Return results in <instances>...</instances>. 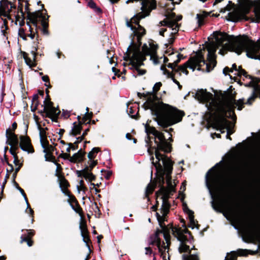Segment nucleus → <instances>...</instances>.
Listing matches in <instances>:
<instances>
[{"label": "nucleus", "mask_w": 260, "mask_h": 260, "mask_svg": "<svg viewBox=\"0 0 260 260\" xmlns=\"http://www.w3.org/2000/svg\"><path fill=\"white\" fill-rule=\"evenodd\" d=\"M195 98L200 102L206 103V107L213 117V127L219 131L221 133H224L226 130V138L231 140L230 135L233 133L231 128L232 123L226 118L236 120L234 109L236 107L239 111L242 109L243 99L236 101L231 96L228 99L222 100L220 98L214 97L212 93L203 89L197 91Z\"/></svg>", "instance_id": "nucleus-1"}, {"label": "nucleus", "mask_w": 260, "mask_h": 260, "mask_svg": "<svg viewBox=\"0 0 260 260\" xmlns=\"http://www.w3.org/2000/svg\"><path fill=\"white\" fill-rule=\"evenodd\" d=\"M219 47H222L219 51V53L222 55L227 51L238 55L245 52L248 58L260 60V41L255 42L246 35L235 37L220 32L215 37V42H210L207 46L208 63H206V70L208 72L216 66L215 52Z\"/></svg>", "instance_id": "nucleus-2"}, {"label": "nucleus", "mask_w": 260, "mask_h": 260, "mask_svg": "<svg viewBox=\"0 0 260 260\" xmlns=\"http://www.w3.org/2000/svg\"><path fill=\"white\" fill-rule=\"evenodd\" d=\"M145 109H150L157 118L158 125L166 128L181 121L184 113L168 104L148 99L144 104Z\"/></svg>", "instance_id": "nucleus-3"}, {"label": "nucleus", "mask_w": 260, "mask_h": 260, "mask_svg": "<svg viewBox=\"0 0 260 260\" xmlns=\"http://www.w3.org/2000/svg\"><path fill=\"white\" fill-rule=\"evenodd\" d=\"M218 164H216L207 172L205 176V182L206 186L212 198L211 202L212 207L215 211L221 213L222 211L220 209V205L218 203L215 204L214 200V192L218 191L222 188L221 176L217 171H215V168Z\"/></svg>", "instance_id": "nucleus-4"}, {"label": "nucleus", "mask_w": 260, "mask_h": 260, "mask_svg": "<svg viewBox=\"0 0 260 260\" xmlns=\"http://www.w3.org/2000/svg\"><path fill=\"white\" fill-rule=\"evenodd\" d=\"M145 132L147 134L149 133L153 134L155 138L158 139V141L155 140V143L156 144V147L155 150V156L157 160V161L155 164H158L159 168L161 169L162 166L160 161L161 162H163V160L165 159H166V160H171L166 155L160 153L159 151H164L165 153L170 152L172 149L171 145L170 143L167 141L164 134L156 130L154 128L148 127L146 126Z\"/></svg>", "instance_id": "nucleus-5"}, {"label": "nucleus", "mask_w": 260, "mask_h": 260, "mask_svg": "<svg viewBox=\"0 0 260 260\" xmlns=\"http://www.w3.org/2000/svg\"><path fill=\"white\" fill-rule=\"evenodd\" d=\"M156 0H142L141 8L142 12L135 15L132 19L133 22L138 25L137 28H135L134 29V32L137 33L140 36L145 34V29L139 24V21L140 19L149 16L151 12L156 8Z\"/></svg>", "instance_id": "nucleus-6"}, {"label": "nucleus", "mask_w": 260, "mask_h": 260, "mask_svg": "<svg viewBox=\"0 0 260 260\" xmlns=\"http://www.w3.org/2000/svg\"><path fill=\"white\" fill-rule=\"evenodd\" d=\"M172 231L174 236L180 242V245L178 248L179 252L180 253L189 252L190 253L189 247L186 244V242H188L187 238L184 235V233H188V231L186 229L182 230L181 228L172 227ZM182 259L200 260L198 256L196 254H183L182 255Z\"/></svg>", "instance_id": "nucleus-7"}, {"label": "nucleus", "mask_w": 260, "mask_h": 260, "mask_svg": "<svg viewBox=\"0 0 260 260\" xmlns=\"http://www.w3.org/2000/svg\"><path fill=\"white\" fill-rule=\"evenodd\" d=\"M203 62L204 64L205 63V61L204 59L203 55L201 53H198L194 57L190 58V59L184 63L183 65L178 67L177 68L174 64L173 62L169 63L167 67L172 69L173 71L176 73H179V75H181V73L185 74L187 75L188 74L187 71V68H189L194 71L197 67H200V64ZM198 70H200V67H198Z\"/></svg>", "instance_id": "nucleus-8"}, {"label": "nucleus", "mask_w": 260, "mask_h": 260, "mask_svg": "<svg viewBox=\"0 0 260 260\" xmlns=\"http://www.w3.org/2000/svg\"><path fill=\"white\" fill-rule=\"evenodd\" d=\"M150 159L152 160L153 165L155 167L157 170H162V169H164L165 172L166 173V178L167 184V189L166 190L164 194L168 195V196L169 193L175 191V186L174 185L172 184V178L171 176V174L172 173L173 170V162L172 160H166V159L164 160L163 162L161 163L162 168L161 169H160L158 167V164H155L154 162L153 157H152L150 158Z\"/></svg>", "instance_id": "nucleus-9"}, {"label": "nucleus", "mask_w": 260, "mask_h": 260, "mask_svg": "<svg viewBox=\"0 0 260 260\" xmlns=\"http://www.w3.org/2000/svg\"><path fill=\"white\" fill-rule=\"evenodd\" d=\"M166 18L159 22L161 26H167L169 28H171L172 31V35L176 34L179 30V25L177 23L178 21L182 19V16L179 15L176 17L175 13H171L166 16Z\"/></svg>", "instance_id": "nucleus-10"}, {"label": "nucleus", "mask_w": 260, "mask_h": 260, "mask_svg": "<svg viewBox=\"0 0 260 260\" xmlns=\"http://www.w3.org/2000/svg\"><path fill=\"white\" fill-rule=\"evenodd\" d=\"M166 18L159 22L161 26H167L169 28H171L172 31V35L176 34L179 30V25L177 23L178 21L182 19V16L179 15L176 17L175 13H171L166 16Z\"/></svg>", "instance_id": "nucleus-11"}, {"label": "nucleus", "mask_w": 260, "mask_h": 260, "mask_svg": "<svg viewBox=\"0 0 260 260\" xmlns=\"http://www.w3.org/2000/svg\"><path fill=\"white\" fill-rule=\"evenodd\" d=\"M134 62L133 63V67L135 68V71H134V74H137V75L142 76L144 75L146 71L145 70L141 69L140 67L144 65L143 61L145 59V56L143 55L142 53H137L135 55Z\"/></svg>", "instance_id": "nucleus-12"}, {"label": "nucleus", "mask_w": 260, "mask_h": 260, "mask_svg": "<svg viewBox=\"0 0 260 260\" xmlns=\"http://www.w3.org/2000/svg\"><path fill=\"white\" fill-rule=\"evenodd\" d=\"M156 238L157 239L156 245L159 250V252L161 253V256L163 260L167 259V255H166V250L168 249V247L170 244V235L167 233H164V239L166 241V244L163 242L162 245H161L160 239L157 238V235L156 234Z\"/></svg>", "instance_id": "nucleus-13"}, {"label": "nucleus", "mask_w": 260, "mask_h": 260, "mask_svg": "<svg viewBox=\"0 0 260 260\" xmlns=\"http://www.w3.org/2000/svg\"><path fill=\"white\" fill-rule=\"evenodd\" d=\"M20 147L21 149L27 152L28 153H32L34 152V149L31 144L30 140L27 136H20Z\"/></svg>", "instance_id": "nucleus-14"}, {"label": "nucleus", "mask_w": 260, "mask_h": 260, "mask_svg": "<svg viewBox=\"0 0 260 260\" xmlns=\"http://www.w3.org/2000/svg\"><path fill=\"white\" fill-rule=\"evenodd\" d=\"M38 18H41V25L42 26V28H45L48 27V23L46 19L45 18V16H43L42 13L40 11L36 12L34 13H32L31 14L30 16V20L31 21L32 23L34 24L35 26H37V20Z\"/></svg>", "instance_id": "nucleus-15"}, {"label": "nucleus", "mask_w": 260, "mask_h": 260, "mask_svg": "<svg viewBox=\"0 0 260 260\" xmlns=\"http://www.w3.org/2000/svg\"><path fill=\"white\" fill-rule=\"evenodd\" d=\"M142 53L144 56L145 55H150V59L153 61L155 65L159 64L160 63L159 59H161L162 58V57H161L160 58H158V57L155 55V52L152 51L146 44H144L142 47Z\"/></svg>", "instance_id": "nucleus-16"}, {"label": "nucleus", "mask_w": 260, "mask_h": 260, "mask_svg": "<svg viewBox=\"0 0 260 260\" xmlns=\"http://www.w3.org/2000/svg\"><path fill=\"white\" fill-rule=\"evenodd\" d=\"M249 254V250L247 249H239L236 251H231L230 253H228L225 257L224 260H236L237 255L247 256Z\"/></svg>", "instance_id": "nucleus-17"}, {"label": "nucleus", "mask_w": 260, "mask_h": 260, "mask_svg": "<svg viewBox=\"0 0 260 260\" xmlns=\"http://www.w3.org/2000/svg\"><path fill=\"white\" fill-rule=\"evenodd\" d=\"M89 167H85L83 170L77 171L76 174L78 177H84L86 179L89 181H93L95 179V176L91 173L89 172Z\"/></svg>", "instance_id": "nucleus-18"}, {"label": "nucleus", "mask_w": 260, "mask_h": 260, "mask_svg": "<svg viewBox=\"0 0 260 260\" xmlns=\"http://www.w3.org/2000/svg\"><path fill=\"white\" fill-rule=\"evenodd\" d=\"M6 138L9 142L8 145L12 146H17L19 143L18 139L16 135L13 133L10 128L6 130Z\"/></svg>", "instance_id": "nucleus-19"}, {"label": "nucleus", "mask_w": 260, "mask_h": 260, "mask_svg": "<svg viewBox=\"0 0 260 260\" xmlns=\"http://www.w3.org/2000/svg\"><path fill=\"white\" fill-rule=\"evenodd\" d=\"M133 44V42H132L131 43V45L128 46V47L127 49L126 50V53L128 56H129L130 52H133V54L132 56L130 57V62L129 64L131 66L129 69L131 70H133V71H135V68L133 67V63H135L134 62V59H135V55H136V53H142V52L140 50L139 48H137L136 47L134 46L132 47V48H130L131 45H132Z\"/></svg>", "instance_id": "nucleus-20"}, {"label": "nucleus", "mask_w": 260, "mask_h": 260, "mask_svg": "<svg viewBox=\"0 0 260 260\" xmlns=\"http://www.w3.org/2000/svg\"><path fill=\"white\" fill-rule=\"evenodd\" d=\"M228 20L232 22L238 21L241 17V12L240 11L236 8H233V10L228 13Z\"/></svg>", "instance_id": "nucleus-21"}, {"label": "nucleus", "mask_w": 260, "mask_h": 260, "mask_svg": "<svg viewBox=\"0 0 260 260\" xmlns=\"http://www.w3.org/2000/svg\"><path fill=\"white\" fill-rule=\"evenodd\" d=\"M168 196L166 194H164L161 197L162 203L161 207V212L163 215H167L169 212L170 205L168 201Z\"/></svg>", "instance_id": "nucleus-22"}, {"label": "nucleus", "mask_w": 260, "mask_h": 260, "mask_svg": "<svg viewBox=\"0 0 260 260\" xmlns=\"http://www.w3.org/2000/svg\"><path fill=\"white\" fill-rule=\"evenodd\" d=\"M230 70L231 72H234V71H235L236 72L235 74L239 76L243 75L246 78H247L248 77L249 78H251V76L248 75L246 72L244 70H243L241 68V67L239 66L238 67H237V65L235 63L232 65V68L231 69H230Z\"/></svg>", "instance_id": "nucleus-23"}, {"label": "nucleus", "mask_w": 260, "mask_h": 260, "mask_svg": "<svg viewBox=\"0 0 260 260\" xmlns=\"http://www.w3.org/2000/svg\"><path fill=\"white\" fill-rule=\"evenodd\" d=\"M166 215H163V214H162V215L159 214L157 212L156 213V216L157 218V219L158 220V222H159L160 226L161 228V232L162 233L164 234L165 233H167L168 235H170L169 231L167 229V227L165 226H163L162 224V222L165 220V217Z\"/></svg>", "instance_id": "nucleus-24"}, {"label": "nucleus", "mask_w": 260, "mask_h": 260, "mask_svg": "<svg viewBox=\"0 0 260 260\" xmlns=\"http://www.w3.org/2000/svg\"><path fill=\"white\" fill-rule=\"evenodd\" d=\"M85 155V153L79 150L77 153H75L70 157V161L72 162H76V161H81Z\"/></svg>", "instance_id": "nucleus-25"}, {"label": "nucleus", "mask_w": 260, "mask_h": 260, "mask_svg": "<svg viewBox=\"0 0 260 260\" xmlns=\"http://www.w3.org/2000/svg\"><path fill=\"white\" fill-rule=\"evenodd\" d=\"M82 129V126L80 123L76 124V122H74L73 127L70 131V135L73 136H75L80 134Z\"/></svg>", "instance_id": "nucleus-26"}, {"label": "nucleus", "mask_w": 260, "mask_h": 260, "mask_svg": "<svg viewBox=\"0 0 260 260\" xmlns=\"http://www.w3.org/2000/svg\"><path fill=\"white\" fill-rule=\"evenodd\" d=\"M209 15V13L205 11L201 12V13L197 14L196 16V19H197V22L199 26H201L204 24V19Z\"/></svg>", "instance_id": "nucleus-27"}, {"label": "nucleus", "mask_w": 260, "mask_h": 260, "mask_svg": "<svg viewBox=\"0 0 260 260\" xmlns=\"http://www.w3.org/2000/svg\"><path fill=\"white\" fill-rule=\"evenodd\" d=\"M59 113L60 111H58L57 109L53 106L52 108L47 111L46 113L48 117L51 118L52 120H53L54 119L58 116Z\"/></svg>", "instance_id": "nucleus-28"}, {"label": "nucleus", "mask_w": 260, "mask_h": 260, "mask_svg": "<svg viewBox=\"0 0 260 260\" xmlns=\"http://www.w3.org/2000/svg\"><path fill=\"white\" fill-rule=\"evenodd\" d=\"M32 54L33 56V60H31L30 58L27 57L26 56H24V59L25 60V62L27 66H28L30 68L36 66L35 63V58H36V54L34 52H32Z\"/></svg>", "instance_id": "nucleus-29"}, {"label": "nucleus", "mask_w": 260, "mask_h": 260, "mask_svg": "<svg viewBox=\"0 0 260 260\" xmlns=\"http://www.w3.org/2000/svg\"><path fill=\"white\" fill-rule=\"evenodd\" d=\"M188 210V217L189 219V227L193 229L196 226V223L194 219L193 212L190 209Z\"/></svg>", "instance_id": "nucleus-30"}, {"label": "nucleus", "mask_w": 260, "mask_h": 260, "mask_svg": "<svg viewBox=\"0 0 260 260\" xmlns=\"http://www.w3.org/2000/svg\"><path fill=\"white\" fill-rule=\"evenodd\" d=\"M160 70L163 71V73L164 75H167L168 77L170 78L173 80V82L175 83L177 82V81L174 79V76L172 73L168 71L166 69L165 66H162L160 67Z\"/></svg>", "instance_id": "nucleus-31"}, {"label": "nucleus", "mask_w": 260, "mask_h": 260, "mask_svg": "<svg viewBox=\"0 0 260 260\" xmlns=\"http://www.w3.org/2000/svg\"><path fill=\"white\" fill-rule=\"evenodd\" d=\"M100 151V149L98 147H94L93 148L91 151H90L87 155V157L88 159L90 160H91L93 159L95 157V154H96L98 153V152Z\"/></svg>", "instance_id": "nucleus-32"}, {"label": "nucleus", "mask_w": 260, "mask_h": 260, "mask_svg": "<svg viewBox=\"0 0 260 260\" xmlns=\"http://www.w3.org/2000/svg\"><path fill=\"white\" fill-rule=\"evenodd\" d=\"M80 228L81 229V236L83 238V241L84 243H87V241L88 240V238L86 237L85 235L87 234V229L86 226L83 227L81 225H80Z\"/></svg>", "instance_id": "nucleus-33"}, {"label": "nucleus", "mask_w": 260, "mask_h": 260, "mask_svg": "<svg viewBox=\"0 0 260 260\" xmlns=\"http://www.w3.org/2000/svg\"><path fill=\"white\" fill-rule=\"evenodd\" d=\"M44 108L43 111L46 113L47 111H48L49 110L52 108L53 107V103L50 101H46L45 100L44 101Z\"/></svg>", "instance_id": "nucleus-34"}, {"label": "nucleus", "mask_w": 260, "mask_h": 260, "mask_svg": "<svg viewBox=\"0 0 260 260\" xmlns=\"http://www.w3.org/2000/svg\"><path fill=\"white\" fill-rule=\"evenodd\" d=\"M40 140L42 147L44 149V150H43V152L46 153L47 151L46 148L47 146L49 145V143L47 140V138H43L42 136H41V139H40Z\"/></svg>", "instance_id": "nucleus-35"}, {"label": "nucleus", "mask_w": 260, "mask_h": 260, "mask_svg": "<svg viewBox=\"0 0 260 260\" xmlns=\"http://www.w3.org/2000/svg\"><path fill=\"white\" fill-rule=\"evenodd\" d=\"M254 14L256 19L260 20V2L255 7Z\"/></svg>", "instance_id": "nucleus-36"}, {"label": "nucleus", "mask_w": 260, "mask_h": 260, "mask_svg": "<svg viewBox=\"0 0 260 260\" xmlns=\"http://www.w3.org/2000/svg\"><path fill=\"white\" fill-rule=\"evenodd\" d=\"M86 112L84 116L83 117V120L84 121V122L87 120H90L92 115V113H88V108L87 107L86 108Z\"/></svg>", "instance_id": "nucleus-37"}, {"label": "nucleus", "mask_w": 260, "mask_h": 260, "mask_svg": "<svg viewBox=\"0 0 260 260\" xmlns=\"http://www.w3.org/2000/svg\"><path fill=\"white\" fill-rule=\"evenodd\" d=\"M38 128L39 129V136L40 139H41V136H42L43 138H46V132L43 128L41 127L40 126H38Z\"/></svg>", "instance_id": "nucleus-38"}, {"label": "nucleus", "mask_w": 260, "mask_h": 260, "mask_svg": "<svg viewBox=\"0 0 260 260\" xmlns=\"http://www.w3.org/2000/svg\"><path fill=\"white\" fill-rule=\"evenodd\" d=\"M175 56L177 57V59L173 61V63L175 65V66L176 67L177 66V64L180 62V60L182 58L183 55L180 54H178L175 55Z\"/></svg>", "instance_id": "nucleus-39"}, {"label": "nucleus", "mask_w": 260, "mask_h": 260, "mask_svg": "<svg viewBox=\"0 0 260 260\" xmlns=\"http://www.w3.org/2000/svg\"><path fill=\"white\" fill-rule=\"evenodd\" d=\"M23 242H27L28 246H31L32 245V242L31 241L28 240L27 238L23 237V236L22 235L21 236V243H23Z\"/></svg>", "instance_id": "nucleus-40"}, {"label": "nucleus", "mask_w": 260, "mask_h": 260, "mask_svg": "<svg viewBox=\"0 0 260 260\" xmlns=\"http://www.w3.org/2000/svg\"><path fill=\"white\" fill-rule=\"evenodd\" d=\"M18 190L20 191L21 194L23 197V198H24V199L25 200V202H26V203L27 204V207L28 208L29 207V204H28V201H27L26 194H25L24 190L21 188H18Z\"/></svg>", "instance_id": "nucleus-41"}, {"label": "nucleus", "mask_w": 260, "mask_h": 260, "mask_svg": "<svg viewBox=\"0 0 260 260\" xmlns=\"http://www.w3.org/2000/svg\"><path fill=\"white\" fill-rule=\"evenodd\" d=\"M96 164H97L96 160H93L92 159L91 160H90V162L89 164V166H88V167H89V172H91L92 169ZM86 167H88V166H87Z\"/></svg>", "instance_id": "nucleus-42"}, {"label": "nucleus", "mask_w": 260, "mask_h": 260, "mask_svg": "<svg viewBox=\"0 0 260 260\" xmlns=\"http://www.w3.org/2000/svg\"><path fill=\"white\" fill-rule=\"evenodd\" d=\"M62 192L66 196H67L73 202V201H74L75 200V198H74V197L70 195V193H69V191L68 190H62Z\"/></svg>", "instance_id": "nucleus-43"}, {"label": "nucleus", "mask_w": 260, "mask_h": 260, "mask_svg": "<svg viewBox=\"0 0 260 260\" xmlns=\"http://www.w3.org/2000/svg\"><path fill=\"white\" fill-rule=\"evenodd\" d=\"M154 188V187L152 185L149 184L146 188V192L147 193H151L153 191Z\"/></svg>", "instance_id": "nucleus-44"}, {"label": "nucleus", "mask_w": 260, "mask_h": 260, "mask_svg": "<svg viewBox=\"0 0 260 260\" xmlns=\"http://www.w3.org/2000/svg\"><path fill=\"white\" fill-rule=\"evenodd\" d=\"M161 86V83L160 82L156 83L153 87V90L155 91H157L159 89Z\"/></svg>", "instance_id": "nucleus-45"}, {"label": "nucleus", "mask_w": 260, "mask_h": 260, "mask_svg": "<svg viewBox=\"0 0 260 260\" xmlns=\"http://www.w3.org/2000/svg\"><path fill=\"white\" fill-rule=\"evenodd\" d=\"M70 205H71V207L72 208V209L74 211H75L76 213H80L81 210V209L80 207L79 206H77V207H75L72 204H70Z\"/></svg>", "instance_id": "nucleus-46"}, {"label": "nucleus", "mask_w": 260, "mask_h": 260, "mask_svg": "<svg viewBox=\"0 0 260 260\" xmlns=\"http://www.w3.org/2000/svg\"><path fill=\"white\" fill-rule=\"evenodd\" d=\"M88 6L91 8L94 9L96 8V4L92 0H90L88 3Z\"/></svg>", "instance_id": "nucleus-47"}, {"label": "nucleus", "mask_w": 260, "mask_h": 260, "mask_svg": "<svg viewBox=\"0 0 260 260\" xmlns=\"http://www.w3.org/2000/svg\"><path fill=\"white\" fill-rule=\"evenodd\" d=\"M2 20L3 21V24L2 26V29L5 28V29L6 30L8 28V27L7 26V20L6 19H4L3 18Z\"/></svg>", "instance_id": "nucleus-48"}, {"label": "nucleus", "mask_w": 260, "mask_h": 260, "mask_svg": "<svg viewBox=\"0 0 260 260\" xmlns=\"http://www.w3.org/2000/svg\"><path fill=\"white\" fill-rule=\"evenodd\" d=\"M126 25L128 27H129L132 30H134V29H135V28L133 26V25L128 21L127 19H126Z\"/></svg>", "instance_id": "nucleus-49"}, {"label": "nucleus", "mask_w": 260, "mask_h": 260, "mask_svg": "<svg viewBox=\"0 0 260 260\" xmlns=\"http://www.w3.org/2000/svg\"><path fill=\"white\" fill-rule=\"evenodd\" d=\"M42 80L46 82V83H49V77L48 76L46 75V76H44L42 77Z\"/></svg>", "instance_id": "nucleus-50"}, {"label": "nucleus", "mask_w": 260, "mask_h": 260, "mask_svg": "<svg viewBox=\"0 0 260 260\" xmlns=\"http://www.w3.org/2000/svg\"><path fill=\"white\" fill-rule=\"evenodd\" d=\"M10 152L11 154L13 156V157H15V156H17L16 154V153L15 152V150L12 148H11L10 149Z\"/></svg>", "instance_id": "nucleus-51"}, {"label": "nucleus", "mask_w": 260, "mask_h": 260, "mask_svg": "<svg viewBox=\"0 0 260 260\" xmlns=\"http://www.w3.org/2000/svg\"><path fill=\"white\" fill-rule=\"evenodd\" d=\"M145 254H150L152 253V250L150 247H146L145 248Z\"/></svg>", "instance_id": "nucleus-52"}, {"label": "nucleus", "mask_w": 260, "mask_h": 260, "mask_svg": "<svg viewBox=\"0 0 260 260\" xmlns=\"http://www.w3.org/2000/svg\"><path fill=\"white\" fill-rule=\"evenodd\" d=\"M62 186L64 187V188H66L69 185V183L68 182H67V180H62Z\"/></svg>", "instance_id": "nucleus-53"}, {"label": "nucleus", "mask_w": 260, "mask_h": 260, "mask_svg": "<svg viewBox=\"0 0 260 260\" xmlns=\"http://www.w3.org/2000/svg\"><path fill=\"white\" fill-rule=\"evenodd\" d=\"M83 136H82V135L81 136V137H79L78 138H77V141L76 142H75V144H77V143H79L80 142H81L83 139Z\"/></svg>", "instance_id": "nucleus-54"}, {"label": "nucleus", "mask_w": 260, "mask_h": 260, "mask_svg": "<svg viewBox=\"0 0 260 260\" xmlns=\"http://www.w3.org/2000/svg\"><path fill=\"white\" fill-rule=\"evenodd\" d=\"M47 27L42 28V31L44 35H47L48 34V31L47 29Z\"/></svg>", "instance_id": "nucleus-55"}, {"label": "nucleus", "mask_w": 260, "mask_h": 260, "mask_svg": "<svg viewBox=\"0 0 260 260\" xmlns=\"http://www.w3.org/2000/svg\"><path fill=\"white\" fill-rule=\"evenodd\" d=\"M14 161H13V162L14 164L15 165H18V164H19V160L18 159V157L17 156H15V157H14Z\"/></svg>", "instance_id": "nucleus-56"}, {"label": "nucleus", "mask_w": 260, "mask_h": 260, "mask_svg": "<svg viewBox=\"0 0 260 260\" xmlns=\"http://www.w3.org/2000/svg\"><path fill=\"white\" fill-rule=\"evenodd\" d=\"M6 11V10L2 7V6H0V16H2L3 14Z\"/></svg>", "instance_id": "nucleus-57"}, {"label": "nucleus", "mask_w": 260, "mask_h": 260, "mask_svg": "<svg viewBox=\"0 0 260 260\" xmlns=\"http://www.w3.org/2000/svg\"><path fill=\"white\" fill-rule=\"evenodd\" d=\"M70 157H71L70 156V155L68 153H64L63 154V158L64 159H70Z\"/></svg>", "instance_id": "nucleus-58"}, {"label": "nucleus", "mask_w": 260, "mask_h": 260, "mask_svg": "<svg viewBox=\"0 0 260 260\" xmlns=\"http://www.w3.org/2000/svg\"><path fill=\"white\" fill-rule=\"evenodd\" d=\"M167 30V29L164 28L159 30V34L161 36H164V32Z\"/></svg>", "instance_id": "nucleus-59"}, {"label": "nucleus", "mask_w": 260, "mask_h": 260, "mask_svg": "<svg viewBox=\"0 0 260 260\" xmlns=\"http://www.w3.org/2000/svg\"><path fill=\"white\" fill-rule=\"evenodd\" d=\"M111 175H112L111 171H107V175H106L105 178L107 179H108Z\"/></svg>", "instance_id": "nucleus-60"}, {"label": "nucleus", "mask_w": 260, "mask_h": 260, "mask_svg": "<svg viewBox=\"0 0 260 260\" xmlns=\"http://www.w3.org/2000/svg\"><path fill=\"white\" fill-rule=\"evenodd\" d=\"M226 72H230V70L229 68H228L227 67L225 68L223 70V74H224L225 75H226Z\"/></svg>", "instance_id": "nucleus-61"}, {"label": "nucleus", "mask_w": 260, "mask_h": 260, "mask_svg": "<svg viewBox=\"0 0 260 260\" xmlns=\"http://www.w3.org/2000/svg\"><path fill=\"white\" fill-rule=\"evenodd\" d=\"M2 16H3L4 17H7L8 19H10V16H9V14L7 12H5L4 13H3Z\"/></svg>", "instance_id": "nucleus-62"}, {"label": "nucleus", "mask_w": 260, "mask_h": 260, "mask_svg": "<svg viewBox=\"0 0 260 260\" xmlns=\"http://www.w3.org/2000/svg\"><path fill=\"white\" fill-rule=\"evenodd\" d=\"M214 136H216L217 138L220 137V135L219 134H216V133L211 134V136L213 138H214Z\"/></svg>", "instance_id": "nucleus-63"}, {"label": "nucleus", "mask_w": 260, "mask_h": 260, "mask_svg": "<svg viewBox=\"0 0 260 260\" xmlns=\"http://www.w3.org/2000/svg\"><path fill=\"white\" fill-rule=\"evenodd\" d=\"M125 138L128 140H132V138H131V135L129 134V133H127L125 135Z\"/></svg>", "instance_id": "nucleus-64"}]
</instances>
